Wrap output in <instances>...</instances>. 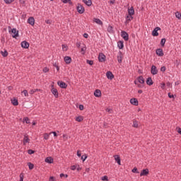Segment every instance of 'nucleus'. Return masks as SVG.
Returning a JSON list of instances; mask_svg holds the SVG:
<instances>
[{"label":"nucleus","instance_id":"1","mask_svg":"<svg viewBox=\"0 0 181 181\" xmlns=\"http://www.w3.org/2000/svg\"><path fill=\"white\" fill-rule=\"evenodd\" d=\"M144 77H137V79L136 80V81H134V83L136 84L137 86V88H144Z\"/></svg>","mask_w":181,"mask_h":181},{"label":"nucleus","instance_id":"2","mask_svg":"<svg viewBox=\"0 0 181 181\" xmlns=\"http://www.w3.org/2000/svg\"><path fill=\"white\" fill-rule=\"evenodd\" d=\"M76 12L79 13V14H83L85 12V8L81 4H76Z\"/></svg>","mask_w":181,"mask_h":181},{"label":"nucleus","instance_id":"3","mask_svg":"<svg viewBox=\"0 0 181 181\" xmlns=\"http://www.w3.org/2000/svg\"><path fill=\"white\" fill-rule=\"evenodd\" d=\"M121 37H123V40H129V35L124 31H121Z\"/></svg>","mask_w":181,"mask_h":181},{"label":"nucleus","instance_id":"4","mask_svg":"<svg viewBox=\"0 0 181 181\" xmlns=\"http://www.w3.org/2000/svg\"><path fill=\"white\" fill-rule=\"evenodd\" d=\"M98 61L100 62H104L105 61V56L104 54L100 53V54L98 55Z\"/></svg>","mask_w":181,"mask_h":181},{"label":"nucleus","instance_id":"5","mask_svg":"<svg viewBox=\"0 0 181 181\" xmlns=\"http://www.w3.org/2000/svg\"><path fill=\"white\" fill-rule=\"evenodd\" d=\"M157 73H158V70L156 69V66L154 65L152 66V67L150 68V74L152 75H156Z\"/></svg>","mask_w":181,"mask_h":181},{"label":"nucleus","instance_id":"6","mask_svg":"<svg viewBox=\"0 0 181 181\" xmlns=\"http://www.w3.org/2000/svg\"><path fill=\"white\" fill-rule=\"evenodd\" d=\"M10 33L11 35V37H14V38L18 37V30H16V28L11 29Z\"/></svg>","mask_w":181,"mask_h":181},{"label":"nucleus","instance_id":"7","mask_svg":"<svg viewBox=\"0 0 181 181\" xmlns=\"http://www.w3.org/2000/svg\"><path fill=\"white\" fill-rule=\"evenodd\" d=\"M158 30H160V28L156 27V28H154V30H152V36H158Z\"/></svg>","mask_w":181,"mask_h":181},{"label":"nucleus","instance_id":"8","mask_svg":"<svg viewBox=\"0 0 181 181\" xmlns=\"http://www.w3.org/2000/svg\"><path fill=\"white\" fill-rule=\"evenodd\" d=\"M30 141V139H28V136H27L26 134L24 135V138L23 139H22V144H23L24 145H26V144H28Z\"/></svg>","mask_w":181,"mask_h":181},{"label":"nucleus","instance_id":"9","mask_svg":"<svg viewBox=\"0 0 181 181\" xmlns=\"http://www.w3.org/2000/svg\"><path fill=\"white\" fill-rule=\"evenodd\" d=\"M20 47H22V48L24 49H28V42L26 41H22V42H20Z\"/></svg>","mask_w":181,"mask_h":181},{"label":"nucleus","instance_id":"10","mask_svg":"<svg viewBox=\"0 0 181 181\" xmlns=\"http://www.w3.org/2000/svg\"><path fill=\"white\" fill-rule=\"evenodd\" d=\"M127 16H132L134 15V11L133 10V7H130L127 9Z\"/></svg>","mask_w":181,"mask_h":181},{"label":"nucleus","instance_id":"11","mask_svg":"<svg viewBox=\"0 0 181 181\" xmlns=\"http://www.w3.org/2000/svg\"><path fill=\"white\" fill-rule=\"evenodd\" d=\"M117 62L120 63L122 62V53L119 52V54H117Z\"/></svg>","mask_w":181,"mask_h":181},{"label":"nucleus","instance_id":"12","mask_svg":"<svg viewBox=\"0 0 181 181\" xmlns=\"http://www.w3.org/2000/svg\"><path fill=\"white\" fill-rule=\"evenodd\" d=\"M148 169H144L141 170V172H140V177H144L148 175Z\"/></svg>","mask_w":181,"mask_h":181},{"label":"nucleus","instance_id":"13","mask_svg":"<svg viewBox=\"0 0 181 181\" xmlns=\"http://www.w3.org/2000/svg\"><path fill=\"white\" fill-rule=\"evenodd\" d=\"M106 78H107L108 80H112V78H114V75H112V72H106Z\"/></svg>","mask_w":181,"mask_h":181},{"label":"nucleus","instance_id":"14","mask_svg":"<svg viewBox=\"0 0 181 181\" xmlns=\"http://www.w3.org/2000/svg\"><path fill=\"white\" fill-rule=\"evenodd\" d=\"M100 95H102V92H100V90H95V91L93 92V96H95V98H100Z\"/></svg>","mask_w":181,"mask_h":181},{"label":"nucleus","instance_id":"15","mask_svg":"<svg viewBox=\"0 0 181 181\" xmlns=\"http://www.w3.org/2000/svg\"><path fill=\"white\" fill-rule=\"evenodd\" d=\"M58 86H60V88H66L67 87V85H66V83H64L62 81H58Z\"/></svg>","mask_w":181,"mask_h":181},{"label":"nucleus","instance_id":"16","mask_svg":"<svg viewBox=\"0 0 181 181\" xmlns=\"http://www.w3.org/2000/svg\"><path fill=\"white\" fill-rule=\"evenodd\" d=\"M28 23L30 25H35V18H33V17L28 18Z\"/></svg>","mask_w":181,"mask_h":181},{"label":"nucleus","instance_id":"17","mask_svg":"<svg viewBox=\"0 0 181 181\" xmlns=\"http://www.w3.org/2000/svg\"><path fill=\"white\" fill-rule=\"evenodd\" d=\"M129 103L133 105L137 106V99L132 98V100H129Z\"/></svg>","mask_w":181,"mask_h":181},{"label":"nucleus","instance_id":"18","mask_svg":"<svg viewBox=\"0 0 181 181\" xmlns=\"http://www.w3.org/2000/svg\"><path fill=\"white\" fill-rule=\"evenodd\" d=\"M71 62H72V59L70 57H64V62L66 63V64H70Z\"/></svg>","mask_w":181,"mask_h":181},{"label":"nucleus","instance_id":"19","mask_svg":"<svg viewBox=\"0 0 181 181\" xmlns=\"http://www.w3.org/2000/svg\"><path fill=\"white\" fill-rule=\"evenodd\" d=\"M87 50V47L85 45H81V54H85V51Z\"/></svg>","mask_w":181,"mask_h":181},{"label":"nucleus","instance_id":"20","mask_svg":"<svg viewBox=\"0 0 181 181\" xmlns=\"http://www.w3.org/2000/svg\"><path fill=\"white\" fill-rule=\"evenodd\" d=\"M156 55H158V57H163V49H156Z\"/></svg>","mask_w":181,"mask_h":181},{"label":"nucleus","instance_id":"21","mask_svg":"<svg viewBox=\"0 0 181 181\" xmlns=\"http://www.w3.org/2000/svg\"><path fill=\"white\" fill-rule=\"evenodd\" d=\"M133 20V17L131 16H127V18H126L125 24H129V22H131V21Z\"/></svg>","mask_w":181,"mask_h":181},{"label":"nucleus","instance_id":"22","mask_svg":"<svg viewBox=\"0 0 181 181\" xmlns=\"http://www.w3.org/2000/svg\"><path fill=\"white\" fill-rule=\"evenodd\" d=\"M83 4H85L87 6H91V0H83Z\"/></svg>","mask_w":181,"mask_h":181},{"label":"nucleus","instance_id":"23","mask_svg":"<svg viewBox=\"0 0 181 181\" xmlns=\"http://www.w3.org/2000/svg\"><path fill=\"white\" fill-rule=\"evenodd\" d=\"M93 23H95V24L102 25V21H100L98 18H93Z\"/></svg>","mask_w":181,"mask_h":181},{"label":"nucleus","instance_id":"24","mask_svg":"<svg viewBox=\"0 0 181 181\" xmlns=\"http://www.w3.org/2000/svg\"><path fill=\"white\" fill-rule=\"evenodd\" d=\"M45 163H53V158H51V157H47V158H45Z\"/></svg>","mask_w":181,"mask_h":181},{"label":"nucleus","instance_id":"25","mask_svg":"<svg viewBox=\"0 0 181 181\" xmlns=\"http://www.w3.org/2000/svg\"><path fill=\"white\" fill-rule=\"evenodd\" d=\"M117 46L119 47V49H122L124 47V45H122V41H119L117 42Z\"/></svg>","mask_w":181,"mask_h":181},{"label":"nucleus","instance_id":"26","mask_svg":"<svg viewBox=\"0 0 181 181\" xmlns=\"http://www.w3.org/2000/svg\"><path fill=\"white\" fill-rule=\"evenodd\" d=\"M146 84H147L148 86H152V78H148L147 79H146Z\"/></svg>","mask_w":181,"mask_h":181},{"label":"nucleus","instance_id":"27","mask_svg":"<svg viewBox=\"0 0 181 181\" xmlns=\"http://www.w3.org/2000/svg\"><path fill=\"white\" fill-rule=\"evenodd\" d=\"M28 92L30 93V95H33V94H35V93L41 92V90H40V89H33V90H30V91H28Z\"/></svg>","mask_w":181,"mask_h":181},{"label":"nucleus","instance_id":"28","mask_svg":"<svg viewBox=\"0 0 181 181\" xmlns=\"http://www.w3.org/2000/svg\"><path fill=\"white\" fill-rule=\"evenodd\" d=\"M52 94L54 95V97L57 98V89L52 88Z\"/></svg>","mask_w":181,"mask_h":181},{"label":"nucleus","instance_id":"29","mask_svg":"<svg viewBox=\"0 0 181 181\" xmlns=\"http://www.w3.org/2000/svg\"><path fill=\"white\" fill-rule=\"evenodd\" d=\"M115 161H117V164L120 165V158L118 156H115Z\"/></svg>","mask_w":181,"mask_h":181},{"label":"nucleus","instance_id":"30","mask_svg":"<svg viewBox=\"0 0 181 181\" xmlns=\"http://www.w3.org/2000/svg\"><path fill=\"white\" fill-rule=\"evenodd\" d=\"M75 121H76V122H81L83 121V117L79 116V117H76V118H75Z\"/></svg>","mask_w":181,"mask_h":181},{"label":"nucleus","instance_id":"31","mask_svg":"<svg viewBox=\"0 0 181 181\" xmlns=\"http://www.w3.org/2000/svg\"><path fill=\"white\" fill-rule=\"evenodd\" d=\"M11 105L16 106L18 105V100L11 99Z\"/></svg>","mask_w":181,"mask_h":181},{"label":"nucleus","instance_id":"32","mask_svg":"<svg viewBox=\"0 0 181 181\" xmlns=\"http://www.w3.org/2000/svg\"><path fill=\"white\" fill-rule=\"evenodd\" d=\"M28 94H30L28 93L26 90H22V95H24V97H28Z\"/></svg>","mask_w":181,"mask_h":181},{"label":"nucleus","instance_id":"33","mask_svg":"<svg viewBox=\"0 0 181 181\" xmlns=\"http://www.w3.org/2000/svg\"><path fill=\"white\" fill-rule=\"evenodd\" d=\"M175 18L181 20V13H180L179 12H175Z\"/></svg>","mask_w":181,"mask_h":181},{"label":"nucleus","instance_id":"34","mask_svg":"<svg viewBox=\"0 0 181 181\" xmlns=\"http://www.w3.org/2000/svg\"><path fill=\"white\" fill-rule=\"evenodd\" d=\"M63 4H69L72 5V1L70 0H62Z\"/></svg>","mask_w":181,"mask_h":181},{"label":"nucleus","instance_id":"35","mask_svg":"<svg viewBox=\"0 0 181 181\" xmlns=\"http://www.w3.org/2000/svg\"><path fill=\"white\" fill-rule=\"evenodd\" d=\"M43 139H49V134L47 133L43 134Z\"/></svg>","mask_w":181,"mask_h":181},{"label":"nucleus","instance_id":"36","mask_svg":"<svg viewBox=\"0 0 181 181\" xmlns=\"http://www.w3.org/2000/svg\"><path fill=\"white\" fill-rule=\"evenodd\" d=\"M33 168H35V165L33 163H28V170H33Z\"/></svg>","mask_w":181,"mask_h":181},{"label":"nucleus","instance_id":"37","mask_svg":"<svg viewBox=\"0 0 181 181\" xmlns=\"http://www.w3.org/2000/svg\"><path fill=\"white\" fill-rule=\"evenodd\" d=\"M1 56L4 57H7V51H1Z\"/></svg>","mask_w":181,"mask_h":181},{"label":"nucleus","instance_id":"38","mask_svg":"<svg viewBox=\"0 0 181 181\" xmlns=\"http://www.w3.org/2000/svg\"><path fill=\"white\" fill-rule=\"evenodd\" d=\"M165 38L160 39V46H165Z\"/></svg>","mask_w":181,"mask_h":181},{"label":"nucleus","instance_id":"39","mask_svg":"<svg viewBox=\"0 0 181 181\" xmlns=\"http://www.w3.org/2000/svg\"><path fill=\"white\" fill-rule=\"evenodd\" d=\"M68 50V47L66 46L65 45H62V51H67Z\"/></svg>","mask_w":181,"mask_h":181},{"label":"nucleus","instance_id":"40","mask_svg":"<svg viewBox=\"0 0 181 181\" xmlns=\"http://www.w3.org/2000/svg\"><path fill=\"white\" fill-rule=\"evenodd\" d=\"M23 122H24V123H26V124H30V122H29L28 117H24Z\"/></svg>","mask_w":181,"mask_h":181},{"label":"nucleus","instance_id":"41","mask_svg":"<svg viewBox=\"0 0 181 181\" xmlns=\"http://www.w3.org/2000/svg\"><path fill=\"white\" fill-rule=\"evenodd\" d=\"M81 157V160L85 161L86 159H87V155H83V156Z\"/></svg>","mask_w":181,"mask_h":181},{"label":"nucleus","instance_id":"42","mask_svg":"<svg viewBox=\"0 0 181 181\" xmlns=\"http://www.w3.org/2000/svg\"><path fill=\"white\" fill-rule=\"evenodd\" d=\"M102 181H108V176L102 177Z\"/></svg>","mask_w":181,"mask_h":181},{"label":"nucleus","instance_id":"43","mask_svg":"<svg viewBox=\"0 0 181 181\" xmlns=\"http://www.w3.org/2000/svg\"><path fill=\"white\" fill-rule=\"evenodd\" d=\"M4 1L6 2V4H9L13 2V0H4Z\"/></svg>","mask_w":181,"mask_h":181},{"label":"nucleus","instance_id":"44","mask_svg":"<svg viewBox=\"0 0 181 181\" xmlns=\"http://www.w3.org/2000/svg\"><path fill=\"white\" fill-rule=\"evenodd\" d=\"M107 31L108 33H112V26H108Z\"/></svg>","mask_w":181,"mask_h":181},{"label":"nucleus","instance_id":"45","mask_svg":"<svg viewBox=\"0 0 181 181\" xmlns=\"http://www.w3.org/2000/svg\"><path fill=\"white\" fill-rule=\"evenodd\" d=\"M76 169H80V168H76V165L71 166V170H76Z\"/></svg>","mask_w":181,"mask_h":181},{"label":"nucleus","instance_id":"46","mask_svg":"<svg viewBox=\"0 0 181 181\" xmlns=\"http://www.w3.org/2000/svg\"><path fill=\"white\" fill-rule=\"evenodd\" d=\"M87 64H89V66L93 65V61L87 60Z\"/></svg>","mask_w":181,"mask_h":181},{"label":"nucleus","instance_id":"47","mask_svg":"<svg viewBox=\"0 0 181 181\" xmlns=\"http://www.w3.org/2000/svg\"><path fill=\"white\" fill-rule=\"evenodd\" d=\"M76 156L83 157V156H81V151H76Z\"/></svg>","mask_w":181,"mask_h":181},{"label":"nucleus","instance_id":"48","mask_svg":"<svg viewBox=\"0 0 181 181\" xmlns=\"http://www.w3.org/2000/svg\"><path fill=\"white\" fill-rule=\"evenodd\" d=\"M49 71V69L47 67L43 68V73H47Z\"/></svg>","mask_w":181,"mask_h":181},{"label":"nucleus","instance_id":"49","mask_svg":"<svg viewBox=\"0 0 181 181\" xmlns=\"http://www.w3.org/2000/svg\"><path fill=\"white\" fill-rule=\"evenodd\" d=\"M28 155H33V153H35V151H33V150H28Z\"/></svg>","mask_w":181,"mask_h":181},{"label":"nucleus","instance_id":"50","mask_svg":"<svg viewBox=\"0 0 181 181\" xmlns=\"http://www.w3.org/2000/svg\"><path fill=\"white\" fill-rule=\"evenodd\" d=\"M62 138H63V139H64V141H66V140H68V136H66V134L62 135Z\"/></svg>","mask_w":181,"mask_h":181},{"label":"nucleus","instance_id":"51","mask_svg":"<svg viewBox=\"0 0 181 181\" xmlns=\"http://www.w3.org/2000/svg\"><path fill=\"white\" fill-rule=\"evenodd\" d=\"M106 112L112 113V110H111L110 108H106Z\"/></svg>","mask_w":181,"mask_h":181},{"label":"nucleus","instance_id":"52","mask_svg":"<svg viewBox=\"0 0 181 181\" xmlns=\"http://www.w3.org/2000/svg\"><path fill=\"white\" fill-rule=\"evenodd\" d=\"M176 132H177V134H180V135H181V128L176 129Z\"/></svg>","mask_w":181,"mask_h":181},{"label":"nucleus","instance_id":"53","mask_svg":"<svg viewBox=\"0 0 181 181\" xmlns=\"http://www.w3.org/2000/svg\"><path fill=\"white\" fill-rule=\"evenodd\" d=\"M132 127H134V128H137V122L134 121V125H132Z\"/></svg>","mask_w":181,"mask_h":181},{"label":"nucleus","instance_id":"54","mask_svg":"<svg viewBox=\"0 0 181 181\" xmlns=\"http://www.w3.org/2000/svg\"><path fill=\"white\" fill-rule=\"evenodd\" d=\"M160 89L165 90V83H160Z\"/></svg>","mask_w":181,"mask_h":181},{"label":"nucleus","instance_id":"55","mask_svg":"<svg viewBox=\"0 0 181 181\" xmlns=\"http://www.w3.org/2000/svg\"><path fill=\"white\" fill-rule=\"evenodd\" d=\"M54 134V136H57V134H55V132H49V134Z\"/></svg>","mask_w":181,"mask_h":181},{"label":"nucleus","instance_id":"56","mask_svg":"<svg viewBox=\"0 0 181 181\" xmlns=\"http://www.w3.org/2000/svg\"><path fill=\"white\" fill-rule=\"evenodd\" d=\"M165 66L160 67V72H165Z\"/></svg>","mask_w":181,"mask_h":181},{"label":"nucleus","instance_id":"57","mask_svg":"<svg viewBox=\"0 0 181 181\" xmlns=\"http://www.w3.org/2000/svg\"><path fill=\"white\" fill-rule=\"evenodd\" d=\"M132 173H137V168H134V170H132Z\"/></svg>","mask_w":181,"mask_h":181},{"label":"nucleus","instance_id":"58","mask_svg":"<svg viewBox=\"0 0 181 181\" xmlns=\"http://www.w3.org/2000/svg\"><path fill=\"white\" fill-rule=\"evenodd\" d=\"M167 96H168L169 98H174L173 95H170V93H167Z\"/></svg>","mask_w":181,"mask_h":181},{"label":"nucleus","instance_id":"59","mask_svg":"<svg viewBox=\"0 0 181 181\" xmlns=\"http://www.w3.org/2000/svg\"><path fill=\"white\" fill-rule=\"evenodd\" d=\"M165 86L170 88V83L167 82V83H165Z\"/></svg>","mask_w":181,"mask_h":181},{"label":"nucleus","instance_id":"60","mask_svg":"<svg viewBox=\"0 0 181 181\" xmlns=\"http://www.w3.org/2000/svg\"><path fill=\"white\" fill-rule=\"evenodd\" d=\"M60 177H68V175L60 174Z\"/></svg>","mask_w":181,"mask_h":181},{"label":"nucleus","instance_id":"61","mask_svg":"<svg viewBox=\"0 0 181 181\" xmlns=\"http://www.w3.org/2000/svg\"><path fill=\"white\" fill-rule=\"evenodd\" d=\"M45 23H47V25L51 24V21L47 20L45 21Z\"/></svg>","mask_w":181,"mask_h":181},{"label":"nucleus","instance_id":"62","mask_svg":"<svg viewBox=\"0 0 181 181\" xmlns=\"http://www.w3.org/2000/svg\"><path fill=\"white\" fill-rule=\"evenodd\" d=\"M108 3L112 5L114 4V0H110L108 1Z\"/></svg>","mask_w":181,"mask_h":181},{"label":"nucleus","instance_id":"63","mask_svg":"<svg viewBox=\"0 0 181 181\" xmlns=\"http://www.w3.org/2000/svg\"><path fill=\"white\" fill-rule=\"evenodd\" d=\"M49 181H55V180L53 177H49Z\"/></svg>","mask_w":181,"mask_h":181},{"label":"nucleus","instance_id":"64","mask_svg":"<svg viewBox=\"0 0 181 181\" xmlns=\"http://www.w3.org/2000/svg\"><path fill=\"white\" fill-rule=\"evenodd\" d=\"M79 110H83V105H79Z\"/></svg>","mask_w":181,"mask_h":181}]
</instances>
